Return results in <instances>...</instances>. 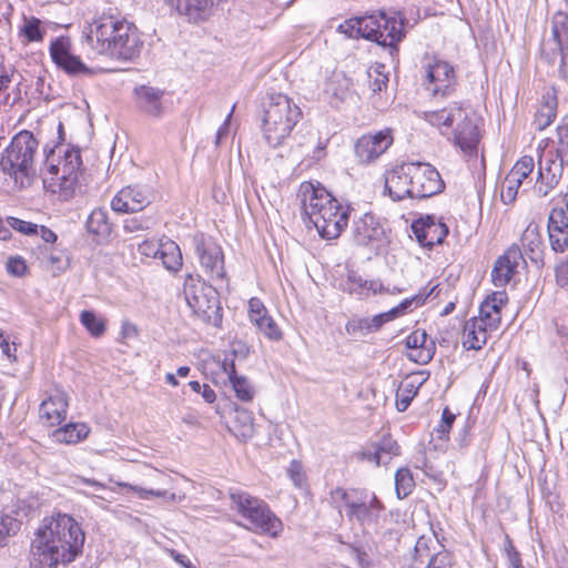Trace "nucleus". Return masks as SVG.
<instances>
[{
	"mask_svg": "<svg viewBox=\"0 0 568 568\" xmlns=\"http://www.w3.org/2000/svg\"><path fill=\"white\" fill-rule=\"evenodd\" d=\"M410 230L417 242L423 247L428 248L443 243L449 232L448 226L445 223L436 221L434 216L429 215L414 221Z\"/></svg>",
	"mask_w": 568,
	"mask_h": 568,
	"instance_id": "obj_17",
	"label": "nucleus"
},
{
	"mask_svg": "<svg viewBox=\"0 0 568 568\" xmlns=\"http://www.w3.org/2000/svg\"><path fill=\"white\" fill-rule=\"evenodd\" d=\"M27 270L26 261L21 256L10 257L7 262V271L13 276H23Z\"/></svg>",
	"mask_w": 568,
	"mask_h": 568,
	"instance_id": "obj_58",
	"label": "nucleus"
},
{
	"mask_svg": "<svg viewBox=\"0 0 568 568\" xmlns=\"http://www.w3.org/2000/svg\"><path fill=\"white\" fill-rule=\"evenodd\" d=\"M286 474L296 488L303 489L306 486V475L301 462L293 459L290 463Z\"/></svg>",
	"mask_w": 568,
	"mask_h": 568,
	"instance_id": "obj_49",
	"label": "nucleus"
},
{
	"mask_svg": "<svg viewBox=\"0 0 568 568\" xmlns=\"http://www.w3.org/2000/svg\"><path fill=\"white\" fill-rule=\"evenodd\" d=\"M424 68V85L433 97H449L453 94L457 79L455 69L449 62L434 55Z\"/></svg>",
	"mask_w": 568,
	"mask_h": 568,
	"instance_id": "obj_12",
	"label": "nucleus"
},
{
	"mask_svg": "<svg viewBox=\"0 0 568 568\" xmlns=\"http://www.w3.org/2000/svg\"><path fill=\"white\" fill-rule=\"evenodd\" d=\"M395 320L392 315V312L387 311L385 313H381L374 315L373 317H368V325L371 332L378 331L385 323Z\"/></svg>",
	"mask_w": 568,
	"mask_h": 568,
	"instance_id": "obj_62",
	"label": "nucleus"
},
{
	"mask_svg": "<svg viewBox=\"0 0 568 568\" xmlns=\"http://www.w3.org/2000/svg\"><path fill=\"white\" fill-rule=\"evenodd\" d=\"M38 146L39 142L33 134L23 130L14 135L1 156L2 171L13 178L20 187L30 185L36 175L33 159Z\"/></svg>",
	"mask_w": 568,
	"mask_h": 568,
	"instance_id": "obj_7",
	"label": "nucleus"
},
{
	"mask_svg": "<svg viewBox=\"0 0 568 568\" xmlns=\"http://www.w3.org/2000/svg\"><path fill=\"white\" fill-rule=\"evenodd\" d=\"M417 394V387L414 382L405 381L400 384L397 392L396 408L398 412H405Z\"/></svg>",
	"mask_w": 568,
	"mask_h": 568,
	"instance_id": "obj_46",
	"label": "nucleus"
},
{
	"mask_svg": "<svg viewBox=\"0 0 568 568\" xmlns=\"http://www.w3.org/2000/svg\"><path fill=\"white\" fill-rule=\"evenodd\" d=\"M557 97L554 91H547L535 113L532 125L536 130L542 131L548 128L557 115Z\"/></svg>",
	"mask_w": 568,
	"mask_h": 568,
	"instance_id": "obj_33",
	"label": "nucleus"
},
{
	"mask_svg": "<svg viewBox=\"0 0 568 568\" xmlns=\"http://www.w3.org/2000/svg\"><path fill=\"white\" fill-rule=\"evenodd\" d=\"M256 328L271 341H281L283 337L281 328L270 315L260 322Z\"/></svg>",
	"mask_w": 568,
	"mask_h": 568,
	"instance_id": "obj_48",
	"label": "nucleus"
},
{
	"mask_svg": "<svg viewBox=\"0 0 568 568\" xmlns=\"http://www.w3.org/2000/svg\"><path fill=\"white\" fill-rule=\"evenodd\" d=\"M345 329L348 334L361 333L365 335L367 333H371L368 317H357L349 320L345 325Z\"/></svg>",
	"mask_w": 568,
	"mask_h": 568,
	"instance_id": "obj_55",
	"label": "nucleus"
},
{
	"mask_svg": "<svg viewBox=\"0 0 568 568\" xmlns=\"http://www.w3.org/2000/svg\"><path fill=\"white\" fill-rule=\"evenodd\" d=\"M7 222L10 227H12L13 230H16L24 235H34V234H38V232H39L38 224L27 222V221L20 220L18 217L10 216V217H8Z\"/></svg>",
	"mask_w": 568,
	"mask_h": 568,
	"instance_id": "obj_53",
	"label": "nucleus"
},
{
	"mask_svg": "<svg viewBox=\"0 0 568 568\" xmlns=\"http://www.w3.org/2000/svg\"><path fill=\"white\" fill-rule=\"evenodd\" d=\"M82 43L93 54L120 61L134 60L143 45L138 29L121 18L118 9L105 0H92L88 7Z\"/></svg>",
	"mask_w": 568,
	"mask_h": 568,
	"instance_id": "obj_1",
	"label": "nucleus"
},
{
	"mask_svg": "<svg viewBox=\"0 0 568 568\" xmlns=\"http://www.w3.org/2000/svg\"><path fill=\"white\" fill-rule=\"evenodd\" d=\"M85 535L80 524L60 511L45 516L31 542V568H58L82 554Z\"/></svg>",
	"mask_w": 568,
	"mask_h": 568,
	"instance_id": "obj_2",
	"label": "nucleus"
},
{
	"mask_svg": "<svg viewBox=\"0 0 568 568\" xmlns=\"http://www.w3.org/2000/svg\"><path fill=\"white\" fill-rule=\"evenodd\" d=\"M560 52V65H559V74L560 77L568 81V45L557 48Z\"/></svg>",
	"mask_w": 568,
	"mask_h": 568,
	"instance_id": "obj_64",
	"label": "nucleus"
},
{
	"mask_svg": "<svg viewBox=\"0 0 568 568\" xmlns=\"http://www.w3.org/2000/svg\"><path fill=\"white\" fill-rule=\"evenodd\" d=\"M21 523L9 515L0 514V547L4 545L6 538L16 535L20 529Z\"/></svg>",
	"mask_w": 568,
	"mask_h": 568,
	"instance_id": "obj_47",
	"label": "nucleus"
},
{
	"mask_svg": "<svg viewBox=\"0 0 568 568\" xmlns=\"http://www.w3.org/2000/svg\"><path fill=\"white\" fill-rule=\"evenodd\" d=\"M547 233L550 248L555 253L568 250V214L564 209L555 207L549 212Z\"/></svg>",
	"mask_w": 568,
	"mask_h": 568,
	"instance_id": "obj_18",
	"label": "nucleus"
},
{
	"mask_svg": "<svg viewBox=\"0 0 568 568\" xmlns=\"http://www.w3.org/2000/svg\"><path fill=\"white\" fill-rule=\"evenodd\" d=\"M456 419V416L454 413L449 410L448 407L444 408L442 413V418L439 425L435 428V432L437 433V437L439 439H447L449 430Z\"/></svg>",
	"mask_w": 568,
	"mask_h": 568,
	"instance_id": "obj_51",
	"label": "nucleus"
},
{
	"mask_svg": "<svg viewBox=\"0 0 568 568\" xmlns=\"http://www.w3.org/2000/svg\"><path fill=\"white\" fill-rule=\"evenodd\" d=\"M493 331L483 318L473 317L465 323L463 344L468 349L479 351L487 343L489 333Z\"/></svg>",
	"mask_w": 568,
	"mask_h": 568,
	"instance_id": "obj_28",
	"label": "nucleus"
},
{
	"mask_svg": "<svg viewBox=\"0 0 568 568\" xmlns=\"http://www.w3.org/2000/svg\"><path fill=\"white\" fill-rule=\"evenodd\" d=\"M534 166H535L534 159L531 156L525 155L516 162V164L514 165V168L511 170H514L515 175L518 172L521 174L529 175L532 172Z\"/></svg>",
	"mask_w": 568,
	"mask_h": 568,
	"instance_id": "obj_61",
	"label": "nucleus"
},
{
	"mask_svg": "<svg viewBox=\"0 0 568 568\" xmlns=\"http://www.w3.org/2000/svg\"><path fill=\"white\" fill-rule=\"evenodd\" d=\"M118 486L120 487H123V488H126V489H130V490H133L134 493L138 494V496L141 498V499H149L150 497H162L166 494L165 490H153V489H145V488H142L140 486H133L129 483H116Z\"/></svg>",
	"mask_w": 568,
	"mask_h": 568,
	"instance_id": "obj_56",
	"label": "nucleus"
},
{
	"mask_svg": "<svg viewBox=\"0 0 568 568\" xmlns=\"http://www.w3.org/2000/svg\"><path fill=\"white\" fill-rule=\"evenodd\" d=\"M44 30L41 28V21L36 17H24L23 24L20 28V36L24 37L28 42L42 41Z\"/></svg>",
	"mask_w": 568,
	"mask_h": 568,
	"instance_id": "obj_43",
	"label": "nucleus"
},
{
	"mask_svg": "<svg viewBox=\"0 0 568 568\" xmlns=\"http://www.w3.org/2000/svg\"><path fill=\"white\" fill-rule=\"evenodd\" d=\"M519 187H520V185H518V183L516 181L510 183L508 181V175H506L505 181L503 182V185H501L500 196H501L503 202L505 204H510L511 202H514Z\"/></svg>",
	"mask_w": 568,
	"mask_h": 568,
	"instance_id": "obj_57",
	"label": "nucleus"
},
{
	"mask_svg": "<svg viewBox=\"0 0 568 568\" xmlns=\"http://www.w3.org/2000/svg\"><path fill=\"white\" fill-rule=\"evenodd\" d=\"M80 322L94 337L101 336L105 331V322L98 317L93 311H82Z\"/></svg>",
	"mask_w": 568,
	"mask_h": 568,
	"instance_id": "obj_45",
	"label": "nucleus"
},
{
	"mask_svg": "<svg viewBox=\"0 0 568 568\" xmlns=\"http://www.w3.org/2000/svg\"><path fill=\"white\" fill-rule=\"evenodd\" d=\"M164 240H145L138 246V252L146 257L158 258L161 253L162 242Z\"/></svg>",
	"mask_w": 568,
	"mask_h": 568,
	"instance_id": "obj_54",
	"label": "nucleus"
},
{
	"mask_svg": "<svg viewBox=\"0 0 568 568\" xmlns=\"http://www.w3.org/2000/svg\"><path fill=\"white\" fill-rule=\"evenodd\" d=\"M153 225L151 217L134 216L124 221L123 229L125 232L133 233L150 230Z\"/></svg>",
	"mask_w": 568,
	"mask_h": 568,
	"instance_id": "obj_52",
	"label": "nucleus"
},
{
	"mask_svg": "<svg viewBox=\"0 0 568 568\" xmlns=\"http://www.w3.org/2000/svg\"><path fill=\"white\" fill-rule=\"evenodd\" d=\"M424 300H425L424 297H420L418 295L410 297V298H405L397 306L389 310V312H392V315L394 318H397L398 316L405 314L408 310H410L413 303L416 302V304H420L424 302Z\"/></svg>",
	"mask_w": 568,
	"mask_h": 568,
	"instance_id": "obj_60",
	"label": "nucleus"
},
{
	"mask_svg": "<svg viewBox=\"0 0 568 568\" xmlns=\"http://www.w3.org/2000/svg\"><path fill=\"white\" fill-rule=\"evenodd\" d=\"M566 163L554 154L552 151L546 152L539 158L538 176L534 186L535 193L539 197L547 196L559 183Z\"/></svg>",
	"mask_w": 568,
	"mask_h": 568,
	"instance_id": "obj_16",
	"label": "nucleus"
},
{
	"mask_svg": "<svg viewBox=\"0 0 568 568\" xmlns=\"http://www.w3.org/2000/svg\"><path fill=\"white\" fill-rule=\"evenodd\" d=\"M410 199H427L444 189L439 172L429 163L409 162Z\"/></svg>",
	"mask_w": 568,
	"mask_h": 568,
	"instance_id": "obj_13",
	"label": "nucleus"
},
{
	"mask_svg": "<svg viewBox=\"0 0 568 568\" xmlns=\"http://www.w3.org/2000/svg\"><path fill=\"white\" fill-rule=\"evenodd\" d=\"M50 57L54 64L70 77L90 78L94 75L80 57L70 51V40L65 37L55 38L49 48Z\"/></svg>",
	"mask_w": 568,
	"mask_h": 568,
	"instance_id": "obj_14",
	"label": "nucleus"
},
{
	"mask_svg": "<svg viewBox=\"0 0 568 568\" xmlns=\"http://www.w3.org/2000/svg\"><path fill=\"white\" fill-rule=\"evenodd\" d=\"M397 455L399 446L390 435H384L376 445L362 452V458L375 463L376 466L387 465Z\"/></svg>",
	"mask_w": 568,
	"mask_h": 568,
	"instance_id": "obj_30",
	"label": "nucleus"
},
{
	"mask_svg": "<svg viewBox=\"0 0 568 568\" xmlns=\"http://www.w3.org/2000/svg\"><path fill=\"white\" fill-rule=\"evenodd\" d=\"M520 261H523V251L516 245L509 247L504 255L499 256L491 271L494 285L497 287L507 285L514 276Z\"/></svg>",
	"mask_w": 568,
	"mask_h": 568,
	"instance_id": "obj_22",
	"label": "nucleus"
},
{
	"mask_svg": "<svg viewBox=\"0 0 568 568\" xmlns=\"http://www.w3.org/2000/svg\"><path fill=\"white\" fill-rule=\"evenodd\" d=\"M452 565L453 555L445 547H442L428 559L426 568H452Z\"/></svg>",
	"mask_w": 568,
	"mask_h": 568,
	"instance_id": "obj_50",
	"label": "nucleus"
},
{
	"mask_svg": "<svg viewBox=\"0 0 568 568\" xmlns=\"http://www.w3.org/2000/svg\"><path fill=\"white\" fill-rule=\"evenodd\" d=\"M375 77L373 78V73L368 72L369 77V88L374 93L382 92L387 87L388 77L379 71L377 69L374 70Z\"/></svg>",
	"mask_w": 568,
	"mask_h": 568,
	"instance_id": "obj_59",
	"label": "nucleus"
},
{
	"mask_svg": "<svg viewBox=\"0 0 568 568\" xmlns=\"http://www.w3.org/2000/svg\"><path fill=\"white\" fill-rule=\"evenodd\" d=\"M353 236L357 244L368 245L384 242L386 233L379 221L373 214L366 213L354 222Z\"/></svg>",
	"mask_w": 568,
	"mask_h": 568,
	"instance_id": "obj_23",
	"label": "nucleus"
},
{
	"mask_svg": "<svg viewBox=\"0 0 568 568\" xmlns=\"http://www.w3.org/2000/svg\"><path fill=\"white\" fill-rule=\"evenodd\" d=\"M337 32L349 39H365L388 48L390 54L397 52V44L405 36L404 22L385 12L355 17L337 26Z\"/></svg>",
	"mask_w": 568,
	"mask_h": 568,
	"instance_id": "obj_4",
	"label": "nucleus"
},
{
	"mask_svg": "<svg viewBox=\"0 0 568 568\" xmlns=\"http://www.w3.org/2000/svg\"><path fill=\"white\" fill-rule=\"evenodd\" d=\"M408 172L409 162H406L387 170L384 174L385 191L395 202L410 199L412 179Z\"/></svg>",
	"mask_w": 568,
	"mask_h": 568,
	"instance_id": "obj_19",
	"label": "nucleus"
},
{
	"mask_svg": "<svg viewBox=\"0 0 568 568\" xmlns=\"http://www.w3.org/2000/svg\"><path fill=\"white\" fill-rule=\"evenodd\" d=\"M341 552L352 558L358 568H371L374 564L372 547L368 544H346Z\"/></svg>",
	"mask_w": 568,
	"mask_h": 568,
	"instance_id": "obj_36",
	"label": "nucleus"
},
{
	"mask_svg": "<svg viewBox=\"0 0 568 568\" xmlns=\"http://www.w3.org/2000/svg\"><path fill=\"white\" fill-rule=\"evenodd\" d=\"M551 31L556 48L568 45V13L559 11L554 14Z\"/></svg>",
	"mask_w": 568,
	"mask_h": 568,
	"instance_id": "obj_41",
	"label": "nucleus"
},
{
	"mask_svg": "<svg viewBox=\"0 0 568 568\" xmlns=\"http://www.w3.org/2000/svg\"><path fill=\"white\" fill-rule=\"evenodd\" d=\"M0 348L2 354L10 361H16V345L11 346L9 337L0 329Z\"/></svg>",
	"mask_w": 568,
	"mask_h": 568,
	"instance_id": "obj_63",
	"label": "nucleus"
},
{
	"mask_svg": "<svg viewBox=\"0 0 568 568\" xmlns=\"http://www.w3.org/2000/svg\"><path fill=\"white\" fill-rule=\"evenodd\" d=\"M297 196L304 214L316 227L321 237L337 239L348 223V207L339 202L320 183L303 182Z\"/></svg>",
	"mask_w": 568,
	"mask_h": 568,
	"instance_id": "obj_3",
	"label": "nucleus"
},
{
	"mask_svg": "<svg viewBox=\"0 0 568 568\" xmlns=\"http://www.w3.org/2000/svg\"><path fill=\"white\" fill-rule=\"evenodd\" d=\"M155 199L153 190L146 185H128L121 189L111 201V209L116 213L140 212Z\"/></svg>",
	"mask_w": 568,
	"mask_h": 568,
	"instance_id": "obj_15",
	"label": "nucleus"
},
{
	"mask_svg": "<svg viewBox=\"0 0 568 568\" xmlns=\"http://www.w3.org/2000/svg\"><path fill=\"white\" fill-rule=\"evenodd\" d=\"M89 434V428L85 424L70 423L57 429L53 434L59 443L74 444L84 439Z\"/></svg>",
	"mask_w": 568,
	"mask_h": 568,
	"instance_id": "obj_40",
	"label": "nucleus"
},
{
	"mask_svg": "<svg viewBox=\"0 0 568 568\" xmlns=\"http://www.w3.org/2000/svg\"><path fill=\"white\" fill-rule=\"evenodd\" d=\"M68 397L67 394L57 390L43 400L39 407V414L45 420L48 426L60 425L67 417Z\"/></svg>",
	"mask_w": 568,
	"mask_h": 568,
	"instance_id": "obj_26",
	"label": "nucleus"
},
{
	"mask_svg": "<svg viewBox=\"0 0 568 568\" xmlns=\"http://www.w3.org/2000/svg\"><path fill=\"white\" fill-rule=\"evenodd\" d=\"M415 486L408 468H399L395 474V490L399 499L407 497Z\"/></svg>",
	"mask_w": 568,
	"mask_h": 568,
	"instance_id": "obj_44",
	"label": "nucleus"
},
{
	"mask_svg": "<svg viewBox=\"0 0 568 568\" xmlns=\"http://www.w3.org/2000/svg\"><path fill=\"white\" fill-rule=\"evenodd\" d=\"M134 97L140 112L155 119L163 116L165 112L163 90L143 84L134 89Z\"/></svg>",
	"mask_w": 568,
	"mask_h": 568,
	"instance_id": "obj_21",
	"label": "nucleus"
},
{
	"mask_svg": "<svg viewBox=\"0 0 568 568\" xmlns=\"http://www.w3.org/2000/svg\"><path fill=\"white\" fill-rule=\"evenodd\" d=\"M82 168V160L79 149H68L64 152L62 161V174L77 178Z\"/></svg>",
	"mask_w": 568,
	"mask_h": 568,
	"instance_id": "obj_42",
	"label": "nucleus"
},
{
	"mask_svg": "<svg viewBox=\"0 0 568 568\" xmlns=\"http://www.w3.org/2000/svg\"><path fill=\"white\" fill-rule=\"evenodd\" d=\"M407 356L410 361L425 365L432 361L435 354V343L428 341L424 329H416L406 337Z\"/></svg>",
	"mask_w": 568,
	"mask_h": 568,
	"instance_id": "obj_25",
	"label": "nucleus"
},
{
	"mask_svg": "<svg viewBox=\"0 0 568 568\" xmlns=\"http://www.w3.org/2000/svg\"><path fill=\"white\" fill-rule=\"evenodd\" d=\"M389 131H379L376 134L363 135L355 144V153L362 162H371L381 156L392 144Z\"/></svg>",
	"mask_w": 568,
	"mask_h": 568,
	"instance_id": "obj_20",
	"label": "nucleus"
},
{
	"mask_svg": "<svg viewBox=\"0 0 568 568\" xmlns=\"http://www.w3.org/2000/svg\"><path fill=\"white\" fill-rule=\"evenodd\" d=\"M87 230L89 233L106 237L111 233V224L105 209H94L87 220Z\"/></svg>",
	"mask_w": 568,
	"mask_h": 568,
	"instance_id": "obj_39",
	"label": "nucleus"
},
{
	"mask_svg": "<svg viewBox=\"0 0 568 568\" xmlns=\"http://www.w3.org/2000/svg\"><path fill=\"white\" fill-rule=\"evenodd\" d=\"M351 79L344 74H335L326 85V93L331 94V103L337 105L351 95Z\"/></svg>",
	"mask_w": 568,
	"mask_h": 568,
	"instance_id": "obj_37",
	"label": "nucleus"
},
{
	"mask_svg": "<svg viewBox=\"0 0 568 568\" xmlns=\"http://www.w3.org/2000/svg\"><path fill=\"white\" fill-rule=\"evenodd\" d=\"M508 301L505 292H496L488 296L479 307V316L483 318L490 329H497L501 321V308Z\"/></svg>",
	"mask_w": 568,
	"mask_h": 568,
	"instance_id": "obj_31",
	"label": "nucleus"
},
{
	"mask_svg": "<svg viewBox=\"0 0 568 568\" xmlns=\"http://www.w3.org/2000/svg\"><path fill=\"white\" fill-rule=\"evenodd\" d=\"M78 179L61 174L58 178H43V186L48 192L58 194L62 201L70 200L75 192Z\"/></svg>",
	"mask_w": 568,
	"mask_h": 568,
	"instance_id": "obj_34",
	"label": "nucleus"
},
{
	"mask_svg": "<svg viewBox=\"0 0 568 568\" xmlns=\"http://www.w3.org/2000/svg\"><path fill=\"white\" fill-rule=\"evenodd\" d=\"M331 498L339 509L344 508L348 521L364 529L375 527L384 509L377 496L367 490L337 487L331 491Z\"/></svg>",
	"mask_w": 568,
	"mask_h": 568,
	"instance_id": "obj_8",
	"label": "nucleus"
},
{
	"mask_svg": "<svg viewBox=\"0 0 568 568\" xmlns=\"http://www.w3.org/2000/svg\"><path fill=\"white\" fill-rule=\"evenodd\" d=\"M339 287L343 292L349 295H357L361 298L368 296L371 293L377 294L384 291V285L381 281H367L356 271H348L346 277L341 281Z\"/></svg>",
	"mask_w": 568,
	"mask_h": 568,
	"instance_id": "obj_27",
	"label": "nucleus"
},
{
	"mask_svg": "<svg viewBox=\"0 0 568 568\" xmlns=\"http://www.w3.org/2000/svg\"><path fill=\"white\" fill-rule=\"evenodd\" d=\"M192 246L204 274L212 281H225L224 255L221 246L202 233L192 237Z\"/></svg>",
	"mask_w": 568,
	"mask_h": 568,
	"instance_id": "obj_11",
	"label": "nucleus"
},
{
	"mask_svg": "<svg viewBox=\"0 0 568 568\" xmlns=\"http://www.w3.org/2000/svg\"><path fill=\"white\" fill-rule=\"evenodd\" d=\"M171 7L191 23L206 21L211 14L214 0H169Z\"/></svg>",
	"mask_w": 568,
	"mask_h": 568,
	"instance_id": "obj_24",
	"label": "nucleus"
},
{
	"mask_svg": "<svg viewBox=\"0 0 568 568\" xmlns=\"http://www.w3.org/2000/svg\"><path fill=\"white\" fill-rule=\"evenodd\" d=\"M523 255L529 257V260L536 265L544 263V242L539 232V226L531 222L527 225L524 231L521 239Z\"/></svg>",
	"mask_w": 568,
	"mask_h": 568,
	"instance_id": "obj_29",
	"label": "nucleus"
},
{
	"mask_svg": "<svg viewBox=\"0 0 568 568\" xmlns=\"http://www.w3.org/2000/svg\"><path fill=\"white\" fill-rule=\"evenodd\" d=\"M158 258L161 260L163 266L171 272L179 271L182 265L180 247L175 242L169 239L162 242L161 253Z\"/></svg>",
	"mask_w": 568,
	"mask_h": 568,
	"instance_id": "obj_38",
	"label": "nucleus"
},
{
	"mask_svg": "<svg viewBox=\"0 0 568 568\" xmlns=\"http://www.w3.org/2000/svg\"><path fill=\"white\" fill-rule=\"evenodd\" d=\"M302 118V111L287 95H270L263 116V135L270 146L276 148L290 136Z\"/></svg>",
	"mask_w": 568,
	"mask_h": 568,
	"instance_id": "obj_6",
	"label": "nucleus"
},
{
	"mask_svg": "<svg viewBox=\"0 0 568 568\" xmlns=\"http://www.w3.org/2000/svg\"><path fill=\"white\" fill-rule=\"evenodd\" d=\"M442 547H445L439 540L437 532L432 528L430 535H422L414 547V560L424 562L425 559H429L432 555Z\"/></svg>",
	"mask_w": 568,
	"mask_h": 568,
	"instance_id": "obj_35",
	"label": "nucleus"
},
{
	"mask_svg": "<svg viewBox=\"0 0 568 568\" xmlns=\"http://www.w3.org/2000/svg\"><path fill=\"white\" fill-rule=\"evenodd\" d=\"M183 296L192 313L202 322L219 326L222 321L217 288L205 283L200 275L187 274Z\"/></svg>",
	"mask_w": 568,
	"mask_h": 568,
	"instance_id": "obj_10",
	"label": "nucleus"
},
{
	"mask_svg": "<svg viewBox=\"0 0 568 568\" xmlns=\"http://www.w3.org/2000/svg\"><path fill=\"white\" fill-rule=\"evenodd\" d=\"M224 373L235 392L236 397L242 402H251L254 398L255 390L248 379L236 374L234 361H224L222 364Z\"/></svg>",
	"mask_w": 568,
	"mask_h": 568,
	"instance_id": "obj_32",
	"label": "nucleus"
},
{
	"mask_svg": "<svg viewBox=\"0 0 568 568\" xmlns=\"http://www.w3.org/2000/svg\"><path fill=\"white\" fill-rule=\"evenodd\" d=\"M424 118L429 124L439 129H448L456 123L453 131L455 145L468 156L477 155L480 139L477 118L462 102H453L440 110L426 111Z\"/></svg>",
	"mask_w": 568,
	"mask_h": 568,
	"instance_id": "obj_5",
	"label": "nucleus"
},
{
	"mask_svg": "<svg viewBox=\"0 0 568 568\" xmlns=\"http://www.w3.org/2000/svg\"><path fill=\"white\" fill-rule=\"evenodd\" d=\"M230 499L234 509L248 523L246 526L248 530L271 537H277L282 531L281 519L264 500L241 490L232 491Z\"/></svg>",
	"mask_w": 568,
	"mask_h": 568,
	"instance_id": "obj_9",
	"label": "nucleus"
}]
</instances>
